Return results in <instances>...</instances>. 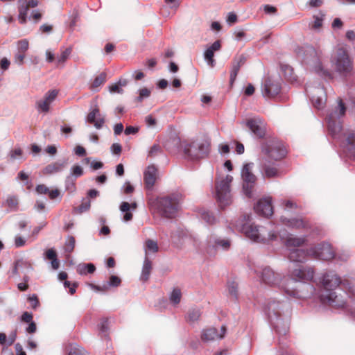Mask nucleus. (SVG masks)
I'll list each match as a JSON object with an SVG mask.
<instances>
[{"label": "nucleus", "mask_w": 355, "mask_h": 355, "mask_svg": "<svg viewBox=\"0 0 355 355\" xmlns=\"http://www.w3.org/2000/svg\"><path fill=\"white\" fill-rule=\"evenodd\" d=\"M251 168V164H246L243 166L241 171L243 191L245 196L250 198L252 196L253 188L257 180L256 176L252 173Z\"/></svg>", "instance_id": "nucleus-12"}, {"label": "nucleus", "mask_w": 355, "mask_h": 355, "mask_svg": "<svg viewBox=\"0 0 355 355\" xmlns=\"http://www.w3.org/2000/svg\"><path fill=\"white\" fill-rule=\"evenodd\" d=\"M261 165L263 174L266 178H272L279 176V171L277 165L268 162L266 157L261 159Z\"/></svg>", "instance_id": "nucleus-21"}, {"label": "nucleus", "mask_w": 355, "mask_h": 355, "mask_svg": "<svg viewBox=\"0 0 355 355\" xmlns=\"http://www.w3.org/2000/svg\"><path fill=\"white\" fill-rule=\"evenodd\" d=\"M295 53L300 59L307 64H318V71H322L319 62V58L321 54L320 51L315 49L311 45L304 44L303 46H297L295 49Z\"/></svg>", "instance_id": "nucleus-10"}, {"label": "nucleus", "mask_w": 355, "mask_h": 355, "mask_svg": "<svg viewBox=\"0 0 355 355\" xmlns=\"http://www.w3.org/2000/svg\"><path fill=\"white\" fill-rule=\"evenodd\" d=\"M323 291L320 295V300L336 309H344L347 306L348 293L339 288L341 279L334 272L325 273L322 278Z\"/></svg>", "instance_id": "nucleus-1"}, {"label": "nucleus", "mask_w": 355, "mask_h": 355, "mask_svg": "<svg viewBox=\"0 0 355 355\" xmlns=\"http://www.w3.org/2000/svg\"><path fill=\"white\" fill-rule=\"evenodd\" d=\"M250 217L249 214L244 215L243 218L236 225V228L248 238L255 242L265 243L267 240L276 237L273 234L268 232L264 227H261L258 229L257 226L250 224Z\"/></svg>", "instance_id": "nucleus-4"}, {"label": "nucleus", "mask_w": 355, "mask_h": 355, "mask_svg": "<svg viewBox=\"0 0 355 355\" xmlns=\"http://www.w3.org/2000/svg\"><path fill=\"white\" fill-rule=\"evenodd\" d=\"M263 94L268 98H274L281 91V85L279 81L267 78L264 83Z\"/></svg>", "instance_id": "nucleus-18"}, {"label": "nucleus", "mask_w": 355, "mask_h": 355, "mask_svg": "<svg viewBox=\"0 0 355 355\" xmlns=\"http://www.w3.org/2000/svg\"><path fill=\"white\" fill-rule=\"evenodd\" d=\"M284 306V304L279 301H270L267 305L268 314L270 318L275 316L277 318L281 316L282 311Z\"/></svg>", "instance_id": "nucleus-25"}, {"label": "nucleus", "mask_w": 355, "mask_h": 355, "mask_svg": "<svg viewBox=\"0 0 355 355\" xmlns=\"http://www.w3.org/2000/svg\"><path fill=\"white\" fill-rule=\"evenodd\" d=\"M46 257L49 260H53L57 258L56 252L53 249H49L46 252Z\"/></svg>", "instance_id": "nucleus-63"}, {"label": "nucleus", "mask_w": 355, "mask_h": 355, "mask_svg": "<svg viewBox=\"0 0 355 355\" xmlns=\"http://www.w3.org/2000/svg\"><path fill=\"white\" fill-rule=\"evenodd\" d=\"M245 125L256 137L263 138L266 135V124L261 118L249 119L246 121Z\"/></svg>", "instance_id": "nucleus-14"}, {"label": "nucleus", "mask_w": 355, "mask_h": 355, "mask_svg": "<svg viewBox=\"0 0 355 355\" xmlns=\"http://www.w3.org/2000/svg\"><path fill=\"white\" fill-rule=\"evenodd\" d=\"M202 218L208 224L212 225L215 223L216 218L212 213L205 211L202 214Z\"/></svg>", "instance_id": "nucleus-45"}, {"label": "nucleus", "mask_w": 355, "mask_h": 355, "mask_svg": "<svg viewBox=\"0 0 355 355\" xmlns=\"http://www.w3.org/2000/svg\"><path fill=\"white\" fill-rule=\"evenodd\" d=\"M26 57V54L17 52L15 55V62L19 65H21L24 63V60Z\"/></svg>", "instance_id": "nucleus-57"}, {"label": "nucleus", "mask_w": 355, "mask_h": 355, "mask_svg": "<svg viewBox=\"0 0 355 355\" xmlns=\"http://www.w3.org/2000/svg\"><path fill=\"white\" fill-rule=\"evenodd\" d=\"M162 151L161 146L157 144L153 145L149 152H148V156L150 157H154L157 155L158 153H159Z\"/></svg>", "instance_id": "nucleus-53"}, {"label": "nucleus", "mask_w": 355, "mask_h": 355, "mask_svg": "<svg viewBox=\"0 0 355 355\" xmlns=\"http://www.w3.org/2000/svg\"><path fill=\"white\" fill-rule=\"evenodd\" d=\"M346 112V107L341 98H338V105L335 110L330 112L327 117L328 129L333 137H336L342 130V124L340 118L343 116Z\"/></svg>", "instance_id": "nucleus-7"}, {"label": "nucleus", "mask_w": 355, "mask_h": 355, "mask_svg": "<svg viewBox=\"0 0 355 355\" xmlns=\"http://www.w3.org/2000/svg\"><path fill=\"white\" fill-rule=\"evenodd\" d=\"M33 314L29 312H24L21 315V320L24 322L28 323L33 320Z\"/></svg>", "instance_id": "nucleus-56"}, {"label": "nucleus", "mask_w": 355, "mask_h": 355, "mask_svg": "<svg viewBox=\"0 0 355 355\" xmlns=\"http://www.w3.org/2000/svg\"><path fill=\"white\" fill-rule=\"evenodd\" d=\"M150 95V91L147 88H142L139 91V96L136 98L137 102H141L144 98H148Z\"/></svg>", "instance_id": "nucleus-46"}, {"label": "nucleus", "mask_w": 355, "mask_h": 355, "mask_svg": "<svg viewBox=\"0 0 355 355\" xmlns=\"http://www.w3.org/2000/svg\"><path fill=\"white\" fill-rule=\"evenodd\" d=\"M67 165V162H55L52 164L48 165L45 170L46 173H53L61 171Z\"/></svg>", "instance_id": "nucleus-34"}, {"label": "nucleus", "mask_w": 355, "mask_h": 355, "mask_svg": "<svg viewBox=\"0 0 355 355\" xmlns=\"http://www.w3.org/2000/svg\"><path fill=\"white\" fill-rule=\"evenodd\" d=\"M201 316V311L198 308H191L189 309L186 320L189 323L197 322Z\"/></svg>", "instance_id": "nucleus-32"}, {"label": "nucleus", "mask_w": 355, "mask_h": 355, "mask_svg": "<svg viewBox=\"0 0 355 355\" xmlns=\"http://www.w3.org/2000/svg\"><path fill=\"white\" fill-rule=\"evenodd\" d=\"M288 259L294 262H302L307 256H310V249L305 251L302 249H291L289 250Z\"/></svg>", "instance_id": "nucleus-26"}, {"label": "nucleus", "mask_w": 355, "mask_h": 355, "mask_svg": "<svg viewBox=\"0 0 355 355\" xmlns=\"http://www.w3.org/2000/svg\"><path fill=\"white\" fill-rule=\"evenodd\" d=\"M324 15L320 13V15H313V21L309 24L310 29L319 31L322 27Z\"/></svg>", "instance_id": "nucleus-31"}, {"label": "nucleus", "mask_w": 355, "mask_h": 355, "mask_svg": "<svg viewBox=\"0 0 355 355\" xmlns=\"http://www.w3.org/2000/svg\"><path fill=\"white\" fill-rule=\"evenodd\" d=\"M262 153L268 158L278 161L286 156L287 151L281 141L277 139H272L268 140L263 144Z\"/></svg>", "instance_id": "nucleus-8"}, {"label": "nucleus", "mask_w": 355, "mask_h": 355, "mask_svg": "<svg viewBox=\"0 0 355 355\" xmlns=\"http://www.w3.org/2000/svg\"><path fill=\"white\" fill-rule=\"evenodd\" d=\"M171 142L178 146H180L185 159L197 161L208 157L210 148V139L206 137H196L195 139L180 141L178 137L171 139ZM171 141L166 143L165 146L170 149Z\"/></svg>", "instance_id": "nucleus-2"}, {"label": "nucleus", "mask_w": 355, "mask_h": 355, "mask_svg": "<svg viewBox=\"0 0 355 355\" xmlns=\"http://www.w3.org/2000/svg\"><path fill=\"white\" fill-rule=\"evenodd\" d=\"M69 355H86V352L79 346H71L69 352Z\"/></svg>", "instance_id": "nucleus-48"}, {"label": "nucleus", "mask_w": 355, "mask_h": 355, "mask_svg": "<svg viewBox=\"0 0 355 355\" xmlns=\"http://www.w3.org/2000/svg\"><path fill=\"white\" fill-rule=\"evenodd\" d=\"M221 48V44L219 40L214 42L205 52V59L207 61L208 64L213 67L215 64L214 60V52L219 51Z\"/></svg>", "instance_id": "nucleus-27"}, {"label": "nucleus", "mask_w": 355, "mask_h": 355, "mask_svg": "<svg viewBox=\"0 0 355 355\" xmlns=\"http://www.w3.org/2000/svg\"><path fill=\"white\" fill-rule=\"evenodd\" d=\"M331 63L336 70L343 76L351 75L353 70V63L348 54L347 49L338 46L331 57Z\"/></svg>", "instance_id": "nucleus-6"}, {"label": "nucleus", "mask_w": 355, "mask_h": 355, "mask_svg": "<svg viewBox=\"0 0 355 355\" xmlns=\"http://www.w3.org/2000/svg\"><path fill=\"white\" fill-rule=\"evenodd\" d=\"M259 277L263 283L270 286H277L290 296L296 297L297 292L288 287L290 279L281 273L275 272L270 267H265L259 272Z\"/></svg>", "instance_id": "nucleus-5"}, {"label": "nucleus", "mask_w": 355, "mask_h": 355, "mask_svg": "<svg viewBox=\"0 0 355 355\" xmlns=\"http://www.w3.org/2000/svg\"><path fill=\"white\" fill-rule=\"evenodd\" d=\"M157 168L153 166H148L144 172V183L145 186L148 189H151L157 179Z\"/></svg>", "instance_id": "nucleus-23"}, {"label": "nucleus", "mask_w": 355, "mask_h": 355, "mask_svg": "<svg viewBox=\"0 0 355 355\" xmlns=\"http://www.w3.org/2000/svg\"><path fill=\"white\" fill-rule=\"evenodd\" d=\"M336 257H338V259L341 261H345L349 259V254L347 252L343 251L337 254H336Z\"/></svg>", "instance_id": "nucleus-62"}, {"label": "nucleus", "mask_w": 355, "mask_h": 355, "mask_svg": "<svg viewBox=\"0 0 355 355\" xmlns=\"http://www.w3.org/2000/svg\"><path fill=\"white\" fill-rule=\"evenodd\" d=\"M256 213L260 216L269 217L273 214L271 198L260 199L254 207Z\"/></svg>", "instance_id": "nucleus-17"}, {"label": "nucleus", "mask_w": 355, "mask_h": 355, "mask_svg": "<svg viewBox=\"0 0 355 355\" xmlns=\"http://www.w3.org/2000/svg\"><path fill=\"white\" fill-rule=\"evenodd\" d=\"M145 121L148 127L154 126L157 121L155 118H153L151 115H148L146 117Z\"/></svg>", "instance_id": "nucleus-64"}, {"label": "nucleus", "mask_w": 355, "mask_h": 355, "mask_svg": "<svg viewBox=\"0 0 355 355\" xmlns=\"http://www.w3.org/2000/svg\"><path fill=\"white\" fill-rule=\"evenodd\" d=\"M282 205L286 209H297L299 208L297 203L291 200H284L282 201Z\"/></svg>", "instance_id": "nucleus-47"}, {"label": "nucleus", "mask_w": 355, "mask_h": 355, "mask_svg": "<svg viewBox=\"0 0 355 355\" xmlns=\"http://www.w3.org/2000/svg\"><path fill=\"white\" fill-rule=\"evenodd\" d=\"M112 152L115 155H120L122 150L121 144L114 143L111 146Z\"/></svg>", "instance_id": "nucleus-60"}, {"label": "nucleus", "mask_w": 355, "mask_h": 355, "mask_svg": "<svg viewBox=\"0 0 355 355\" xmlns=\"http://www.w3.org/2000/svg\"><path fill=\"white\" fill-rule=\"evenodd\" d=\"M19 20L21 24L26 21L27 12L29 8L25 4V1H19Z\"/></svg>", "instance_id": "nucleus-33"}, {"label": "nucleus", "mask_w": 355, "mask_h": 355, "mask_svg": "<svg viewBox=\"0 0 355 355\" xmlns=\"http://www.w3.org/2000/svg\"><path fill=\"white\" fill-rule=\"evenodd\" d=\"M28 300L30 302L31 307L34 309L40 305L39 300L36 295H33L29 297Z\"/></svg>", "instance_id": "nucleus-54"}, {"label": "nucleus", "mask_w": 355, "mask_h": 355, "mask_svg": "<svg viewBox=\"0 0 355 355\" xmlns=\"http://www.w3.org/2000/svg\"><path fill=\"white\" fill-rule=\"evenodd\" d=\"M344 137L342 143L345 150L355 158V130H347Z\"/></svg>", "instance_id": "nucleus-19"}, {"label": "nucleus", "mask_w": 355, "mask_h": 355, "mask_svg": "<svg viewBox=\"0 0 355 355\" xmlns=\"http://www.w3.org/2000/svg\"><path fill=\"white\" fill-rule=\"evenodd\" d=\"M246 57L243 54L236 55L232 61V67L230 75V87H232L238 73L240 70V68L245 63Z\"/></svg>", "instance_id": "nucleus-16"}, {"label": "nucleus", "mask_w": 355, "mask_h": 355, "mask_svg": "<svg viewBox=\"0 0 355 355\" xmlns=\"http://www.w3.org/2000/svg\"><path fill=\"white\" fill-rule=\"evenodd\" d=\"M310 256L315 259L329 261L336 257V252L331 244L322 242L310 248Z\"/></svg>", "instance_id": "nucleus-11"}, {"label": "nucleus", "mask_w": 355, "mask_h": 355, "mask_svg": "<svg viewBox=\"0 0 355 355\" xmlns=\"http://www.w3.org/2000/svg\"><path fill=\"white\" fill-rule=\"evenodd\" d=\"M311 101L315 107L318 109L323 107L327 101L324 89L322 87L315 88L312 93Z\"/></svg>", "instance_id": "nucleus-22"}, {"label": "nucleus", "mask_w": 355, "mask_h": 355, "mask_svg": "<svg viewBox=\"0 0 355 355\" xmlns=\"http://www.w3.org/2000/svg\"><path fill=\"white\" fill-rule=\"evenodd\" d=\"M216 244L224 250H227L230 247V241L227 239H219L216 241Z\"/></svg>", "instance_id": "nucleus-55"}, {"label": "nucleus", "mask_w": 355, "mask_h": 355, "mask_svg": "<svg viewBox=\"0 0 355 355\" xmlns=\"http://www.w3.org/2000/svg\"><path fill=\"white\" fill-rule=\"evenodd\" d=\"M180 195L173 193L150 200L149 205L150 209L160 216L166 218H173L176 216L180 209Z\"/></svg>", "instance_id": "nucleus-3"}, {"label": "nucleus", "mask_w": 355, "mask_h": 355, "mask_svg": "<svg viewBox=\"0 0 355 355\" xmlns=\"http://www.w3.org/2000/svg\"><path fill=\"white\" fill-rule=\"evenodd\" d=\"M99 115V109L98 107H95L92 111H91L87 116V121L88 123L93 124L96 128L100 129L103 127L105 120L103 118H97Z\"/></svg>", "instance_id": "nucleus-28"}, {"label": "nucleus", "mask_w": 355, "mask_h": 355, "mask_svg": "<svg viewBox=\"0 0 355 355\" xmlns=\"http://www.w3.org/2000/svg\"><path fill=\"white\" fill-rule=\"evenodd\" d=\"M282 70L284 71V74L285 78L289 81L295 80V78L293 76V69L290 66H284L282 67Z\"/></svg>", "instance_id": "nucleus-43"}, {"label": "nucleus", "mask_w": 355, "mask_h": 355, "mask_svg": "<svg viewBox=\"0 0 355 355\" xmlns=\"http://www.w3.org/2000/svg\"><path fill=\"white\" fill-rule=\"evenodd\" d=\"M6 204L9 207L16 209L18 205V200L15 197L10 196L6 200Z\"/></svg>", "instance_id": "nucleus-51"}, {"label": "nucleus", "mask_w": 355, "mask_h": 355, "mask_svg": "<svg viewBox=\"0 0 355 355\" xmlns=\"http://www.w3.org/2000/svg\"><path fill=\"white\" fill-rule=\"evenodd\" d=\"M158 250H159V247H158L157 243L156 241H155L152 239H147L146 241V242H145L146 254H147V252L148 251L155 253V252H158Z\"/></svg>", "instance_id": "nucleus-36"}, {"label": "nucleus", "mask_w": 355, "mask_h": 355, "mask_svg": "<svg viewBox=\"0 0 355 355\" xmlns=\"http://www.w3.org/2000/svg\"><path fill=\"white\" fill-rule=\"evenodd\" d=\"M314 270L311 267L298 266L291 272V277L295 281H311L313 278Z\"/></svg>", "instance_id": "nucleus-15"}, {"label": "nucleus", "mask_w": 355, "mask_h": 355, "mask_svg": "<svg viewBox=\"0 0 355 355\" xmlns=\"http://www.w3.org/2000/svg\"><path fill=\"white\" fill-rule=\"evenodd\" d=\"M182 298L181 290L178 288H175L171 293L170 301L174 304H178Z\"/></svg>", "instance_id": "nucleus-37"}, {"label": "nucleus", "mask_w": 355, "mask_h": 355, "mask_svg": "<svg viewBox=\"0 0 355 355\" xmlns=\"http://www.w3.org/2000/svg\"><path fill=\"white\" fill-rule=\"evenodd\" d=\"M50 104L51 103L44 98L43 100L37 102V108L44 112H49Z\"/></svg>", "instance_id": "nucleus-44"}, {"label": "nucleus", "mask_w": 355, "mask_h": 355, "mask_svg": "<svg viewBox=\"0 0 355 355\" xmlns=\"http://www.w3.org/2000/svg\"><path fill=\"white\" fill-rule=\"evenodd\" d=\"M71 51L72 49L71 47L66 48L62 51L60 55L58 58V64L64 63L71 53Z\"/></svg>", "instance_id": "nucleus-39"}, {"label": "nucleus", "mask_w": 355, "mask_h": 355, "mask_svg": "<svg viewBox=\"0 0 355 355\" xmlns=\"http://www.w3.org/2000/svg\"><path fill=\"white\" fill-rule=\"evenodd\" d=\"M306 241V239L305 236L299 237L290 234L285 240V245L288 250H291V249H296L304 245Z\"/></svg>", "instance_id": "nucleus-24"}, {"label": "nucleus", "mask_w": 355, "mask_h": 355, "mask_svg": "<svg viewBox=\"0 0 355 355\" xmlns=\"http://www.w3.org/2000/svg\"><path fill=\"white\" fill-rule=\"evenodd\" d=\"M29 48V42L26 39L17 42V52L26 54Z\"/></svg>", "instance_id": "nucleus-40"}, {"label": "nucleus", "mask_w": 355, "mask_h": 355, "mask_svg": "<svg viewBox=\"0 0 355 355\" xmlns=\"http://www.w3.org/2000/svg\"><path fill=\"white\" fill-rule=\"evenodd\" d=\"M280 220L283 225L291 229L306 230L311 228L310 221L302 216L291 218L282 216Z\"/></svg>", "instance_id": "nucleus-13"}, {"label": "nucleus", "mask_w": 355, "mask_h": 355, "mask_svg": "<svg viewBox=\"0 0 355 355\" xmlns=\"http://www.w3.org/2000/svg\"><path fill=\"white\" fill-rule=\"evenodd\" d=\"M263 10L266 14H275L277 11L275 7L270 5H265L263 6Z\"/></svg>", "instance_id": "nucleus-61"}, {"label": "nucleus", "mask_w": 355, "mask_h": 355, "mask_svg": "<svg viewBox=\"0 0 355 355\" xmlns=\"http://www.w3.org/2000/svg\"><path fill=\"white\" fill-rule=\"evenodd\" d=\"M152 268H153L151 261L148 258L146 257L144 261V265L140 277L143 282H146L149 279Z\"/></svg>", "instance_id": "nucleus-30"}, {"label": "nucleus", "mask_w": 355, "mask_h": 355, "mask_svg": "<svg viewBox=\"0 0 355 355\" xmlns=\"http://www.w3.org/2000/svg\"><path fill=\"white\" fill-rule=\"evenodd\" d=\"M77 270L80 275L92 274L96 270V267L92 263H87L79 266Z\"/></svg>", "instance_id": "nucleus-35"}, {"label": "nucleus", "mask_w": 355, "mask_h": 355, "mask_svg": "<svg viewBox=\"0 0 355 355\" xmlns=\"http://www.w3.org/2000/svg\"><path fill=\"white\" fill-rule=\"evenodd\" d=\"M22 155V150L21 148H15L10 153V159L12 160L16 159L17 157Z\"/></svg>", "instance_id": "nucleus-58"}, {"label": "nucleus", "mask_w": 355, "mask_h": 355, "mask_svg": "<svg viewBox=\"0 0 355 355\" xmlns=\"http://www.w3.org/2000/svg\"><path fill=\"white\" fill-rule=\"evenodd\" d=\"M232 180V177L227 175L224 179L220 181L217 180L216 182V198L221 208H224L232 202L230 187Z\"/></svg>", "instance_id": "nucleus-9"}, {"label": "nucleus", "mask_w": 355, "mask_h": 355, "mask_svg": "<svg viewBox=\"0 0 355 355\" xmlns=\"http://www.w3.org/2000/svg\"><path fill=\"white\" fill-rule=\"evenodd\" d=\"M83 174V169L80 166L76 165L71 168V175L80 177Z\"/></svg>", "instance_id": "nucleus-52"}, {"label": "nucleus", "mask_w": 355, "mask_h": 355, "mask_svg": "<svg viewBox=\"0 0 355 355\" xmlns=\"http://www.w3.org/2000/svg\"><path fill=\"white\" fill-rule=\"evenodd\" d=\"M107 74L105 72H101L92 81L89 85V89L93 91H98V88L106 81Z\"/></svg>", "instance_id": "nucleus-29"}, {"label": "nucleus", "mask_w": 355, "mask_h": 355, "mask_svg": "<svg viewBox=\"0 0 355 355\" xmlns=\"http://www.w3.org/2000/svg\"><path fill=\"white\" fill-rule=\"evenodd\" d=\"M121 283V279L115 275H111L109 280V286L113 287L119 286Z\"/></svg>", "instance_id": "nucleus-50"}, {"label": "nucleus", "mask_w": 355, "mask_h": 355, "mask_svg": "<svg viewBox=\"0 0 355 355\" xmlns=\"http://www.w3.org/2000/svg\"><path fill=\"white\" fill-rule=\"evenodd\" d=\"M36 191L40 194H48L49 189L44 184H39L36 187Z\"/></svg>", "instance_id": "nucleus-59"}, {"label": "nucleus", "mask_w": 355, "mask_h": 355, "mask_svg": "<svg viewBox=\"0 0 355 355\" xmlns=\"http://www.w3.org/2000/svg\"><path fill=\"white\" fill-rule=\"evenodd\" d=\"M108 320L103 319L99 324V331L101 336L107 337L108 335Z\"/></svg>", "instance_id": "nucleus-41"}, {"label": "nucleus", "mask_w": 355, "mask_h": 355, "mask_svg": "<svg viewBox=\"0 0 355 355\" xmlns=\"http://www.w3.org/2000/svg\"><path fill=\"white\" fill-rule=\"evenodd\" d=\"M227 288L230 295L236 298L238 295V284L235 282H228Z\"/></svg>", "instance_id": "nucleus-42"}, {"label": "nucleus", "mask_w": 355, "mask_h": 355, "mask_svg": "<svg viewBox=\"0 0 355 355\" xmlns=\"http://www.w3.org/2000/svg\"><path fill=\"white\" fill-rule=\"evenodd\" d=\"M226 332V327L225 326H222L220 328V333L218 332V330L216 328L210 327L206 329H204L202 335L201 339L203 341L209 342L213 341L216 339L222 338L224 337Z\"/></svg>", "instance_id": "nucleus-20"}, {"label": "nucleus", "mask_w": 355, "mask_h": 355, "mask_svg": "<svg viewBox=\"0 0 355 355\" xmlns=\"http://www.w3.org/2000/svg\"><path fill=\"white\" fill-rule=\"evenodd\" d=\"M58 91L55 89L49 91L44 96V98H46L50 103H51L58 96Z\"/></svg>", "instance_id": "nucleus-49"}, {"label": "nucleus", "mask_w": 355, "mask_h": 355, "mask_svg": "<svg viewBox=\"0 0 355 355\" xmlns=\"http://www.w3.org/2000/svg\"><path fill=\"white\" fill-rule=\"evenodd\" d=\"M75 243H76L75 238L73 236H69L67 238V240H66V242H65V244L64 246V249L65 252L69 254L71 253L74 250Z\"/></svg>", "instance_id": "nucleus-38"}]
</instances>
